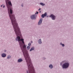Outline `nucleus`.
I'll return each instance as SVG.
<instances>
[{
	"instance_id": "18",
	"label": "nucleus",
	"mask_w": 73,
	"mask_h": 73,
	"mask_svg": "<svg viewBox=\"0 0 73 73\" xmlns=\"http://www.w3.org/2000/svg\"><path fill=\"white\" fill-rule=\"evenodd\" d=\"M40 10H41V9H38V11H40Z\"/></svg>"
},
{
	"instance_id": "1",
	"label": "nucleus",
	"mask_w": 73,
	"mask_h": 73,
	"mask_svg": "<svg viewBox=\"0 0 73 73\" xmlns=\"http://www.w3.org/2000/svg\"><path fill=\"white\" fill-rule=\"evenodd\" d=\"M29 71H27V73H35V70L31 62H26Z\"/></svg>"
},
{
	"instance_id": "8",
	"label": "nucleus",
	"mask_w": 73,
	"mask_h": 73,
	"mask_svg": "<svg viewBox=\"0 0 73 73\" xmlns=\"http://www.w3.org/2000/svg\"><path fill=\"white\" fill-rule=\"evenodd\" d=\"M38 42L39 44H40L42 43L41 40V39H40L38 41Z\"/></svg>"
},
{
	"instance_id": "26",
	"label": "nucleus",
	"mask_w": 73,
	"mask_h": 73,
	"mask_svg": "<svg viewBox=\"0 0 73 73\" xmlns=\"http://www.w3.org/2000/svg\"><path fill=\"white\" fill-rule=\"evenodd\" d=\"M31 42H32V41H31Z\"/></svg>"
},
{
	"instance_id": "27",
	"label": "nucleus",
	"mask_w": 73,
	"mask_h": 73,
	"mask_svg": "<svg viewBox=\"0 0 73 73\" xmlns=\"http://www.w3.org/2000/svg\"><path fill=\"white\" fill-rule=\"evenodd\" d=\"M41 12L40 11V13Z\"/></svg>"
},
{
	"instance_id": "25",
	"label": "nucleus",
	"mask_w": 73,
	"mask_h": 73,
	"mask_svg": "<svg viewBox=\"0 0 73 73\" xmlns=\"http://www.w3.org/2000/svg\"><path fill=\"white\" fill-rule=\"evenodd\" d=\"M16 40H17V38L16 39Z\"/></svg>"
},
{
	"instance_id": "13",
	"label": "nucleus",
	"mask_w": 73,
	"mask_h": 73,
	"mask_svg": "<svg viewBox=\"0 0 73 73\" xmlns=\"http://www.w3.org/2000/svg\"><path fill=\"white\" fill-rule=\"evenodd\" d=\"M44 15L46 17V15H47V13H44Z\"/></svg>"
},
{
	"instance_id": "7",
	"label": "nucleus",
	"mask_w": 73,
	"mask_h": 73,
	"mask_svg": "<svg viewBox=\"0 0 73 73\" xmlns=\"http://www.w3.org/2000/svg\"><path fill=\"white\" fill-rule=\"evenodd\" d=\"M23 61V60H22L20 58L18 60V62H22Z\"/></svg>"
},
{
	"instance_id": "5",
	"label": "nucleus",
	"mask_w": 73,
	"mask_h": 73,
	"mask_svg": "<svg viewBox=\"0 0 73 73\" xmlns=\"http://www.w3.org/2000/svg\"><path fill=\"white\" fill-rule=\"evenodd\" d=\"M42 19H40L38 23V25H40L41 24L42 22Z\"/></svg>"
},
{
	"instance_id": "17",
	"label": "nucleus",
	"mask_w": 73,
	"mask_h": 73,
	"mask_svg": "<svg viewBox=\"0 0 73 73\" xmlns=\"http://www.w3.org/2000/svg\"><path fill=\"white\" fill-rule=\"evenodd\" d=\"M31 43H29V44H28V45H29V46H31Z\"/></svg>"
},
{
	"instance_id": "21",
	"label": "nucleus",
	"mask_w": 73,
	"mask_h": 73,
	"mask_svg": "<svg viewBox=\"0 0 73 73\" xmlns=\"http://www.w3.org/2000/svg\"><path fill=\"white\" fill-rule=\"evenodd\" d=\"M36 13H37V14H38V12H36Z\"/></svg>"
},
{
	"instance_id": "9",
	"label": "nucleus",
	"mask_w": 73,
	"mask_h": 73,
	"mask_svg": "<svg viewBox=\"0 0 73 73\" xmlns=\"http://www.w3.org/2000/svg\"><path fill=\"white\" fill-rule=\"evenodd\" d=\"M49 67L50 68H53V66L52 64H50V65L49 66Z\"/></svg>"
},
{
	"instance_id": "10",
	"label": "nucleus",
	"mask_w": 73,
	"mask_h": 73,
	"mask_svg": "<svg viewBox=\"0 0 73 73\" xmlns=\"http://www.w3.org/2000/svg\"><path fill=\"white\" fill-rule=\"evenodd\" d=\"M34 48L33 47H32V48H31V49L30 50V51H32V50H34Z\"/></svg>"
},
{
	"instance_id": "20",
	"label": "nucleus",
	"mask_w": 73,
	"mask_h": 73,
	"mask_svg": "<svg viewBox=\"0 0 73 73\" xmlns=\"http://www.w3.org/2000/svg\"><path fill=\"white\" fill-rule=\"evenodd\" d=\"M5 7V5H3V8H4Z\"/></svg>"
},
{
	"instance_id": "24",
	"label": "nucleus",
	"mask_w": 73,
	"mask_h": 73,
	"mask_svg": "<svg viewBox=\"0 0 73 73\" xmlns=\"http://www.w3.org/2000/svg\"><path fill=\"white\" fill-rule=\"evenodd\" d=\"M35 14L36 15V13H35Z\"/></svg>"
},
{
	"instance_id": "4",
	"label": "nucleus",
	"mask_w": 73,
	"mask_h": 73,
	"mask_svg": "<svg viewBox=\"0 0 73 73\" xmlns=\"http://www.w3.org/2000/svg\"><path fill=\"white\" fill-rule=\"evenodd\" d=\"M31 19H36V17H35V15H32L31 17Z\"/></svg>"
},
{
	"instance_id": "6",
	"label": "nucleus",
	"mask_w": 73,
	"mask_h": 73,
	"mask_svg": "<svg viewBox=\"0 0 73 73\" xmlns=\"http://www.w3.org/2000/svg\"><path fill=\"white\" fill-rule=\"evenodd\" d=\"M2 56L3 58H4L6 56V54L4 53H3L2 54Z\"/></svg>"
},
{
	"instance_id": "14",
	"label": "nucleus",
	"mask_w": 73,
	"mask_h": 73,
	"mask_svg": "<svg viewBox=\"0 0 73 73\" xmlns=\"http://www.w3.org/2000/svg\"><path fill=\"white\" fill-rule=\"evenodd\" d=\"M30 47L29 46H27V49L28 50H29L30 49Z\"/></svg>"
},
{
	"instance_id": "11",
	"label": "nucleus",
	"mask_w": 73,
	"mask_h": 73,
	"mask_svg": "<svg viewBox=\"0 0 73 73\" xmlns=\"http://www.w3.org/2000/svg\"><path fill=\"white\" fill-rule=\"evenodd\" d=\"M40 5L43 6L45 5V4H44V3H40Z\"/></svg>"
},
{
	"instance_id": "22",
	"label": "nucleus",
	"mask_w": 73,
	"mask_h": 73,
	"mask_svg": "<svg viewBox=\"0 0 73 73\" xmlns=\"http://www.w3.org/2000/svg\"><path fill=\"white\" fill-rule=\"evenodd\" d=\"M22 7H23V5H22Z\"/></svg>"
},
{
	"instance_id": "16",
	"label": "nucleus",
	"mask_w": 73,
	"mask_h": 73,
	"mask_svg": "<svg viewBox=\"0 0 73 73\" xmlns=\"http://www.w3.org/2000/svg\"><path fill=\"white\" fill-rule=\"evenodd\" d=\"M7 58L8 59H9V58H11V56H8L7 57Z\"/></svg>"
},
{
	"instance_id": "23",
	"label": "nucleus",
	"mask_w": 73,
	"mask_h": 73,
	"mask_svg": "<svg viewBox=\"0 0 73 73\" xmlns=\"http://www.w3.org/2000/svg\"><path fill=\"white\" fill-rule=\"evenodd\" d=\"M48 17V16H47V17Z\"/></svg>"
},
{
	"instance_id": "3",
	"label": "nucleus",
	"mask_w": 73,
	"mask_h": 73,
	"mask_svg": "<svg viewBox=\"0 0 73 73\" xmlns=\"http://www.w3.org/2000/svg\"><path fill=\"white\" fill-rule=\"evenodd\" d=\"M49 17H50L52 19V20H54L55 19V16L53 15H51L50 16H49Z\"/></svg>"
},
{
	"instance_id": "12",
	"label": "nucleus",
	"mask_w": 73,
	"mask_h": 73,
	"mask_svg": "<svg viewBox=\"0 0 73 73\" xmlns=\"http://www.w3.org/2000/svg\"><path fill=\"white\" fill-rule=\"evenodd\" d=\"M60 44L62 46H64V44H62V43H60Z\"/></svg>"
},
{
	"instance_id": "19",
	"label": "nucleus",
	"mask_w": 73,
	"mask_h": 73,
	"mask_svg": "<svg viewBox=\"0 0 73 73\" xmlns=\"http://www.w3.org/2000/svg\"><path fill=\"white\" fill-rule=\"evenodd\" d=\"M3 5H1V7H3Z\"/></svg>"
},
{
	"instance_id": "15",
	"label": "nucleus",
	"mask_w": 73,
	"mask_h": 73,
	"mask_svg": "<svg viewBox=\"0 0 73 73\" xmlns=\"http://www.w3.org/2000/svg\"><path fill=\"white\" fill-rule=\"evenodd\" d=\"M44 14H42V18H44Z\"/></svg>"
},
{
	"instance_id": "2",
	"label": "nucleus",
	"mask_w": 73,
	"mask_h": 73,
	"mask_svg": "<svg viewBox=\"0 0 73 73\" xmlns=\"http://www.w3.org/2000/svg\"><path fill=\"white\" fill-rule=\"evenodd\" d=\"M69 65V64L68 63H66L64 64L62 66L63 68H67Z\"/></svg>"
}]
</instances>
